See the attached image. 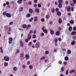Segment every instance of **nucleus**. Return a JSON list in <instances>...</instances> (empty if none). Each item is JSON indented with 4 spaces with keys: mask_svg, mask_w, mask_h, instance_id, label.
<instances>
[{
    "mask_svg": "<svg viewBox=\"0 0 76 76\" xmlns=\"http://www.w3.org/2000/svg\"><path fill=\"white\" fill-rule=\"evenodd\" d=\"M40 46V43L39 42H36L35 44V47L36 48H38Z\"/></svg>",
    "mask_w": 76,
    "mask_h": 76,
    "instance_id": "f257e3e1",
    "label": "nucleus"
},
{
    "mask_svg": "<svg viewBox=\"0 0 76 76\" xmlns=\"http://www.w3.org/2000/svg\"><path fill=\"white\" fill-rule=\"evenodd\" d=\"M4 60L6 61H9L10 59L8 56H5L4 58Z\"/></svg>",
    "mask_w": 76,
    "mask_h": 76,
    "instance_id": "f03ea898",
    "label": "nucleus"
},
{
    "mask_svg": "<svg viewBox=\"0 0 76 76\" xmlns=\"http://www.w3.org/2000/svg\"><path fill=\"white\" fill-rule=\"evenodd\" d=\"M9 41L8 42L9 44H11V43H12V40H13V38H12V37H10L9 38Z\"/></svg>",
    "mask_w": 76,
    "mask_h": 76,
    "instance_id": "7ed1b4c3",
    "label": "nucleus"
},
{
    "mask_svg": "<svg viewBox=\"0 0 76 76\" xmlns=\"http://www.w3.org/2000/svg\"><path fill=\"white\" fill-rule=\"evenodd\" d=\"M28 37H27V39L29 40H31V34H28Z\"/></svg>",
    "mask_w": 76,
    "mask_h": 76,
    "instance_id": "20e7f679",
    "label": "nucleus"
},
{
    "mask_svg": "<svg viewBox=\"0 0 76 76\" xmlns=\"http://www.w3.org/2000/svg\"><path fill=\"white\" fill-rule=\"evenodd\" d=\"M6 16H7V17L8 18H10L11 17V15L9 13H6Z\"/></svg>",
    "mask_w": 76,
    "mask_h": 76,
    "instance_id": "39448f33",
    "label": "nucleus"
},
{
    "mask_svg": "<svg viewBox=\"0 0 76 76\" xmlns=\"http://www.w3.org/2000/svg\"><path fill=\"white\" fill-rule=\"evenodd\" d=\"M56 14L58 16H60L61 15V13L60 11H58L57 12Z\"/></svg>",
    "mask_w": 76,
    "mask_h": 76,
    "instance_id": "423d86ee",
    "label": "nucleus"
},
{
    "mask_svg": "<svg viewBox=\"0 0 76 76\" xmlns=\"http://www.w3.org/2000/svg\"><path fill=\"white\" fill-rule=\"evenodd\" d=\"M29 11L30 13H34V10L31 8L29 9Z\"/></svg>",
    "mask_w": 76,
    "mask_h": 76,
    "instance_id": "0eeeda50",
    "label": "nucleus"
},
{
    "mask_svg": "<svg viewBox=\"0 0 76 76\" xmlns=\"http://www.w3.org/2000/svg\"><path fill=\"white\" fill-rule=\"evenodd\" d=\"M43 32L46 34H48V31H47V30L46 29L43 30Z\"/></svg>",
    "mask_w": 76,
    "mask_h": 76,
    "instance_id": "6e6552de",
    "label": "nucleus"
},
{
    "mask_svg": "<svg viewBox=\"0 0 76 76\" xmlns=\"http://www.w3.org/2000/svg\"><path fill=\"white\" fill-rule=\"evenodd\" d=\"M35 11L36 13H39V8H37L36 9H35Z\"/></svg>",
    "mask_w": 76,
    "mask_h": 76,
    "instance_id": "1a4fd4ad",
    "label": "nucleus"
},
{
    "mask_svg": "<svg viewBox=\"0 0 76 76\" xmlns=\"http://www.w3.org/2000/svg\"><path fill=\"white\" fill-rule=\"evenodd\" d=\"M59 23L61 24L62 23V20L61 18H59L58 20Z\"/></svg>",
    "mask_w": 76,
    "mask_h": 76,
    "instance_id": "9d476101",
    "label": "nucleus"
},
{
    "mask_svg": "<svg viewBox=\"0 0 76 76\" xmlns=\"http://www.w3.org/2000/svg\"><path fill=\"white\" fill-rule=\"evenodd\" d=\"M26 58L27 59H29V56L28 54H26L25 56Z\"/></svg>",
    "mask_w": 76,
    "mask_h": 76,
    "instance_id": "9b49d317",
    "label": "nucleus"
},
{
    "mask_svg": "<svg viewBox=\"0 0 76 76\" xmlns=\"http://www.w3.org/2000/svg\"><path fill=\"white\" fill-rule=\"evenodd\" d=\"M23 0H18L17 1V3H18V4H21V3H22V1Z\"/></svg>",
    "mask_w": 76,
    "mask_h": 76,
    "instance_id": "f8f14e48",
    "label": "nucleus"
},
{
    "mask_svg": "<svg viewBox=\"0 0 76 76\" xmlns=\"http://www.w3.org/2000/svg\"><path fill=\"white\" fill-rule=\"evenodd\" d=\"M67 52L69 54H70L72 53V51L70 50L69 49L67 50Z\"/></svg>",
    "mask_w": 76,
    "mask_h": 76,
    "instance_id": "ddd939ff",
    "label": "nucleus"
},
{
    "mask_svg": "<svg viewBox=\"0 0 76 76\" xmlns=\"http://www.w3.org/2000/svg\"><path fill=\"white\" fill-rule=\"evenodd\" d=\"M71 34L72 35H74L75 34V35H76V31H73L71 33Z\"/></svg>",
    "mask_w": 76,
    "mask_h": 76,
    "instance_id": "4468645a",
    "label": "nucleus"
},
{
    "mask_svg": "<svg viewBox=\"0 0 76 76\" xmlns=\"http://www.w3.org/2000/svg\"><path fill=\"white\" fill-rule=\"evenodd\" d=\"M56 34L57 36H58L60 35V31H57L56 33Z\"/></svg>",
    "mask_w": 76,
    "mask_h": 76,
    "instance_id": "2eb2a0df",
    "label": "nucleus"
},
{
    "mask_svg": "<svg viewBox=\"0 0 76 76\" xmlns=\"http://www.w3.org/2000/svg\"><path fill=\"white\" fill-rule=\"evenodd\" d=\"M22 27L23 28H26L27 27V25L25 24H24L22 26Z\"/></svg>",
    "mask_w": 76,
    "mask_h": 76,
    "instance_id": "dca6fc26",
    "label": "nucleus"
},
{
    "mask_svg": "<svg viewBox=\"0 0 76 76\" xmlns=\"http://www.w3.org/2000/svg\"><path fill=\"white\" fill-rule=\"evenodd\" d=\"M51 12L52 13H54L55 12V9L54 8H52L51 10Z\"/></svg>",
    "mask_w": 76,
    "mask_h": 76,
    "instance_id": "f3484780",
    "label": "nucleus"
},
{
    "mask_svg": "<svg viewBox=\"0 0 76 76\" xmlns=\"http://www.w3.org/2000/svg\"><path fill=\"white\" fill-rule=\"evenodd\" d=\"M22 41H20V45H21V47H23V44L22 43Z\"/></svg>",
    "mask_w": 76,
    "mask_h": 76,
    "instance_id": "a211bd4d",
    "label": "nucleus"
},
{
    "mask_svg": "<svg viewBox=\"0 0 76 76\" xmlns=\"http://www.w3.org/2000/svg\"><path fill=\"white\" fill-rule=\"evenodd\" d=\"M34 22H37V21L38 20V17H37V16L35 17H34Z\"/></svg>",
    "mask_w": 76,
    "mask_h": 76,
    "instance_id": "6ab92c4d",
    "label": "nucleus"
},
{
    "mask_svg": "<svg viewBox=\"0 0 76 76\" xmlns=\"http://www.w3.org/2000/svg\"><path fill=\"white\" fill-rule=\"evenodd\" d=\"M58 6L59 8H61L62 7V4H59Z\"/></svg>",
    "mask_w": 76,
    "mask_h": 76,
    "instance_id": "aec40b11",
    "label": "nucleus"
},
{
    "mask_svg": "<svg viewBox=\"0 0 76 76\" xmlns=\"http://www.w3.org/2000/svg\"><path fill=\"white\" fill-rule=\"evenodd\" d=\"M58 2L59 4H60L62 3L63 1L62 0H58Z\"/></svg>",
    "mask_w": 76,
    "mask_h": 76,
    "instance_id": "412c9836",
    "label": "nucleus"
},
{
    "mask_svg": "<svg viewBox=\"0 0 76 76\" xmlns=\"http://www.w3.org/2000/svg\"><path fill=\"white\" fill-rule=\"evenodd\" d=\"M75 43H76L75 41H72L71 42V43L72 45H75Z\"/></svg>",
    "mask_w": 76,
    "mask_h": 76,
    "instance_id": "4be33fe9",
    "label": "nucleus"
},
{
    "mask_svg": "<svg viewBox=\"0 0 76 76\" xmlns=\"http://www.w3.org/2000/svg\"><path fill=\"white\" fill-rule=\"evenodd\" d=\"M13 69L14 71H17L18 70V68L16 67H14L13 68Z\"/></svg>",
    "mask_w": 76,
    "mask_h": 76,
    "instance_id": "5701e85b",
    "label": "nucleus"
},
{
    "mask_svg": "<svg viewBox=\"0 0 76 76\" xmlns=\"http://www.w3.org/2000/svg\"><path fill=\"white\" fill-rule=\"evenodd\" d=\"M69 22L71 24H73L74 23V21L73 20H70Z\"/></svg>",
    "mask_w": 76,
    "mask_h": 76,
    "instance_id": "b1692460",
    "label": "nucleus"
},
{
    "mask_svg": "<svg viewBox=\"0 0 76 76\" xmlns=\"http://www.w3.org/2000/svg\"><path fill=\"white\" fill-rule=\"evenodd\" d=\"M75 71L74 69H72L71 71H70V73H74Z\"/></svg>",
    "mask_w": 76,
    "mask_h": 76,
    "instance_id": "393cba45",
    "label": "nucleus"
},
{
    "mask_svg": "<svg viewBox=\"0 0 76 76\" xmlns=\"http://www.w3.org/2000/svg\"><path fill=\"white\" fill-rule=\"evenodd\" d=\"M20 51V50H19V49H17V50L16 52V54H18V53H19Z\"/></svg>",
    "mask_w": 76,
    "mask_h": 76,
    "instance_id": "a878e982",
    "label": "nucleus"
},
{
    "mask_svg": "<svg viewBox=\"0 0 76 76\" xmlns=\"http://www.w3.org/2000/svg\"><path fill=\"white\" fill-rule=\"evenodd\" d=\"M54 34V32L53 30H51L50 31V34L51 35H53Z\"/></svg>",
    "mask_w": 76,
    "mask_h": 76,
    "instance_id": "bb28decb",
    "label": "nucleus"
},
{
    "mask_svg": "<svg viewBox=\"0 0 76 76\" xmlns=\"http://www.w3.org/2000/svg\"><path fill=\"white\" fill-rule=\"evenodd\" d=\"M31 16V15L30 14H28L26 16V18H29Z\"/></svg>",
    "mask_w": 76,
    "mask_h": 76,
    "instance_id": "cd10ccee",
    "label": "nucleus"
},
{
    "mask_svg": "<svg viewBox=\"0 0 76 76\" xmlns=\"http://www.w3.org/2000/svg\"><path fill=\"white\" fill-rule=\"evenodd\" d=\"M23 10V7H21L19 9V11L20 12H22V11Z\"/></svg>",
    "mask_w": 76,
    "mask_h": 76,
    "instance_id": "c85d7f7f",
    "label": "nucleus"
},
{
    "mask_svg": "<svg viewBox=\"0 0 76 76\" xmlns=\"http://www.w3.org/2000/svg\"><path fill=\"white\" fill-rule=\"evenodd\" d=\"M69 31H72V26H70L69 28Z\"/></svg>",
    "mask_w": 76,
    "mask_h": 76,
    "instance_id": "c756f323",
    "label": "nucleus"
},
{
    "mask_svg": "<svg viewBox=\"0 0 76 76\" xmlns=\"http://www.w3.org/2000/svg\"><path fill=\"white\" fill-rule=\"evenodd\" d=\"M24 56V54L23 53H21L20 54V57H23Z\"/></svg>",
    "mask_w": 76,
    "mask_h": 76,
    "instance_id": "7c9ffc66",
    "label": "nucleus"
},
{
    "mask_svg": "<svg viewBox=\"0 0 76 76\" xmlns=\"http://www.w3.org/2000/svg\"><path fill=\"white\" fill-rule=\"evenodd\" d=\"M45 57L44 56L42 57L40 59V60H45Z\"/></svg>",
    "mask_w": 76,
    "mask_h": 76,
    "instance_id": "2f4dec72",
    "label": "nucleus"
},
{
    "mask_svg": "<svg viewBox=\"0 0 76 76\" xmlns=\"http://www.w3.org/2000/svg\"><path fill=\"white\" fill-rule=\"evenodd\" d=\"M36 37H37V36L35 34L33 35L32 37V38L34 39L36 38Z\"/></svg>",
    "mask_w": 76,
    "mask_h": 76,
    "instance_id": "473e14b6",
    "label": "nucleus"
},
{
    "mask_svg": "<svg viewBox=\"0 0 76 76\" xmlns=\"http://www.w3.org/2000/svg\"><path fill=\"white\" fill-rule=\"evenodd\" d=\"M70 9H71V7H68L67 8V12H69L70 10Z\"/></svg>",
    "mask_w": 76,
    "mask_h": 76,
    "instance_id": "72a5a7b5",
    "label": "nucleus"
},
{
    "mask_svg": "<svg viewBox=\"0 0 76 76\" xmlns=\"http://www.w3.org/2000/svg\"><path fill=\"white\" fill-rule=\"evenodd\" d=\"M25 42H28L29 41V40L27 38H26L25 39Z\"/></svg>",
    "mask_w": 76,
    "mask_h": 76,
    "instance_id": "f704fd0d",
    "label": "nucleus"
},
{
    "mask_svg": "<svg viewBox=\"0 0 76 76\" xmlns=\"http://www.w3.org/2000/svg\"><path fill=\"white\" fill-rule=\"evenodd\" d=\"M64 59L65 60H66V61H67L69 59V58L67 56H66L65 57Z\"/></svg>",
    "mask_w": 76,
    "mask_h": 76,
    "instance_id": "c9c22d12",
    "label": "nucleus"
},
{
    "mask_svg": "<svg viewBox=\"0 0 76 76\" xmlns=\"http://www.w3.org/2000/svg\"><path fill=\"white\" fill-rule=\"evenodd\" d=\"M4 65L5 66H8V63L7 62H5L4 63Z\"/></svg>",
    "mask_w": 76,
    "mask_h": 76,
    "instance_id": "e433bc0d",
    "label": "nucleus"
},
{
    "mask_svg": "<svg viewBox=\"0 0 76 76\" xmlns=\"http://www.w3.org/2000/svg\"><path fill=\"white\" fill-rule=\"evenodd\" d=\"M40 36H41V37H44V33H42L41 34H40Z\"/></svg>",
    "mask_w": 76,
    "mask_h": 76,
    "instance_id": "4c0bfd02",
    "label": "nucleus"
},
{
    "mask_svg": "<svg viewBox=\"0 0 76 76\" xmlns=\"http://www.w3.org/2000/svg\"><path fill=\"white\" fill-rule=\"evenodd\" d=\"M29 68L30 69H32V68H33V66H32V65H30L29 66Z\"/></svg>",
    "mask_w": 76,
    "mask_h": 76,
    "instance_id": "58836bf2",
    "label": "nucleus"
},
{
    "mask_svg": "<svg viewBox=\"0 0 76 76\" xmlns=\"http://www.w3.org/2000/svg\"><path fill=\"white\" fill-rule=\"evenodd\" d=\"M64 67H62L61 68V71L63 72H64V69H63Z\"/></svg>",
    "mask_w": 76,
    "mask_h": 76,
    "instance_id": "ea45409f",
    "label": "nucleus"
},
{
    "mask_svg": "<svg viewBox=\"0 0 76 76\" xmlns=\"http://www.w3.org/2000/svg\"><path fill=\"white\" fill-rule=\"evenodd\" d=\"M13 23V22H11L10 23H9V25H12V24Z\"/></svg>",
    "mask_w": 76,
    "mask_h": 76,
    "instance_id": "a19ab883",
    "label": "nucleus"
},
{
    "mask_svg": "<svg viewBox=\"0 0 76 76\" xmlns=\"http://www.w3.org/2000/svg\"><path fill=\"white\" fill-rule=\"evenodd\" d=\"M55 11L56 12H59L58 11H59V9H58V8H56V9Z\"/></svg>",
    "mask_w": 76,
    "mask_h": 76,
    "instance_id": "79ce46f5",
    "label": "nucleus"
},
{
    "mask_svg": "<svg viewBox=\"0 0 76 76\" xmlns=\"http://www.w3.org/2000/svg\"><path fill=\"white\" fill-rule=\"evenodd\" d=\"M38 7H41V4H38Z\"/></svg>",
    "mask_w": 76,
    "mask_h": 76,
    "instance_id": "37998d69",
    "label": "nucleus"
},
{
    "mask_svg": "<svg viewBox=\"0 0 76 76\" xmlns=\"http://www.w3.org/2000/svg\"><path fill=\"white\" fill-rule=\"evenodd\" d=\"M33 19H34V18H31V19H29V22H32V20H33Z\"/></svg>",
    "mask_w": 76,
    "mask_h": 76,
    "instance_id": "c03bdc74",
    "label": "nucleus"
},
{
    "mask_svg": "<svg viewBox=\"0 0 76 76\" xmlns=\"http://www.w3.org/2000/svg\"><path fill=\"white\" fill-rule=\"evenodd\" d=\"M73 31H76V27L74 26L73 27Z\"/></svg>",
    "mask_w": 76,
    "mask_h": 76,
    "instance_id": "a18cd8bd",
    "label": "nucleus"
},
{
    "mask_svg": "<svg viewBox=\"0 0 76 76\" xmlns=\"http://www.w3.org/2000/svg\"><path fill=\"white\" fill-rule=\"evenodd\" d=\"M41 21H42V22H44L45 21V20H44V18H42L41 19Z\"/></svg>",
    "mask_w": 76,
    "mask_h": 76,
    "instance_id": "49530a36",
    "label": "nucleus"
},
{
    "mask_svg": "<svg viewBox=\"0 0 76 76\" xmlns=\"http://www.w3.org/2000/svg\"><path fill=\"white\" fill-rule=\"evenodd\" d=\"M68 74H69V71L66 70V75H68Z\"/></svg>",
    "mask_w": 76,
    "mask_h": 76,
    "instance_id": "de8ad7c7",
    "label": "nucleus"
},
{
    "mask_svg": "<svg viewBox=\"0 0 76 76\" xmlns=\"http://www.w3.org/2000/svg\"><path fill=\"white\" fill-rule=\"evenodd\" d=\"M22 68H23V69H25L26 68V66H25V65H22Z\"/></svg>",
    "mask_w": 76,
    "mask_h": 76,
    "instance_id": "09e8293b",
    "label": "nucleus"
},
{
    "mask_svg": "<svg viewBox=\"0 0 76 76\" xmlns=\"http://www.w3.org/2000/svg\"><path fill=\"white\" fill-rule=\"evenodd\" d=\"M28 4H29V5H31L32 4V2H31V1H29L28 2Z\"/></svg>",
    "mask_w": 76,
    "mask_h": 76,
    "instance_id": "8fccbe9b",
    "label": "nucleus"
},
{
    "mask_svg": "<svg viewBox=\"0 0 76 76\" xmlns=\"http://www.w3.org/2000/svg\"><path fill=\"white\" fill-rule=\"evenodd\" d=\"M49 18H50V17H49V16H48V15H46V19H49Z\"/></svg>",
    "mask_w": 76,
    "mask_h": 76,
    "instance_id": "3c124183",
    "label": "nucleus"
},
{
    "mask_svg": "<svg viewBox=\"0 0 76 76\" xmlns=\"http://www.w3.org/2000/svg\"><path fill=\"white\" fill-rule=\"evenodd\" d=\"M70 5H71V6H74L75 4H73V3H71Z\"/></svg>",
    "mask_w": 76,
    "mask_h": 76,
    "instance_id": "603ef678",
    "label": "nucleus"
},
{
    "mask_svg": "<svg viewBox=\"0 0 76 76\" xmlns=\"http://www.w3.org/2000/svg\"><path fill=\"white\" fill-rule=\"evenodd\" d=\"M32 43V42H30L28 44V45H31Z\"/></svg>",
    "mask_w": 76,
    "mask_h": 76,
    "instance_id": "864d4df0",
    "label": "nucleus"
},
{
    "mask_svg": "<svg viewBox=\"0 0 76 76\" xmlns=\"http://www.w3.org/2000/svg\"><path fill=\"white\" fill-rule=\"evenodd\" d=\"M6 5H7V6L8 5H9V1L6 2Z\"/></svg>",
    "mask_w": 76,
    "mask_h": 76,
    "instance_id": "5fc2aeb1",
    "label": "nucleus"
},
{
    "mask_svg": "<svg viewBox=\"0 0 76 76\" xmlns=\"http://www.w3.org/2000/svg\"><path fill=\"white\" fill-rule=\"evenodd\" d=\"M57 41H58V39H55V40H54V42H57Z\"/></svg>",
    "mask_w": 76,
    "mask_h": 76,
    "instance_id": "6e6d98bb",
    "label": "nucleus"
},
{
    "mask_svg": "<svg viewBox=\"0 0 76 76\" xmlns=\"http://www.w3.org/2000/svg\"><path fill=\"white\" fill-rule=\"evenodd\" d=\"M33 32V31H32V30H31V31H30L29 32V33L28 34H32Z\"/></svg>",
    "mask_w": 76,
    "mask_h": 76,
    "instance_id": "4d7b16f0",
    "label": "nucleus"
},
{
    "mask_svg": "<svg viewBox=\"0 0 76 76\" xmlns=\"http://www.w3.org/2000/svg\"><path fill=\"white\" fill-rule=\"evenodd\" d=\"M31 26L30 24H28L27 26V28H31Z\"/></svg>",
    "mask_w": 76,
    "mask_h": 76,
    "instance_id": "13d9d810",
    "label": "nucleus"
},
{
    "mask_svg": "<svg viewBox=\"0 0 76 76\" xmlns=\"http://www.w3.org/2000/svg\"><path fill=\"white\" fill-rule=\"evenodd\" d=\"M48 53H49V52H48V51H46L45 52V53L46 54H48Z\"/></svg>",
    "mask_w": 76,
    "mask_h": 76,
    "instance_id": "bf43d9fd",
    "label": "nucleus"
},
{
    "mask_svg": "<svg viewBox=\"0 0 76 76\" xmlns=\"http://www.w3.org/2000/svg\"><path fill=\"white\" fill-rule=\"evenodd\" d=\"M73 3H74V4H76V0H73Z\"/></svg>",
    "mask_w": 76,
    "mask_h": 76,
    "instance_id": "052dcab7",
    "label": "nucleus"
},
{
    "mask_svg": "<svg viewBox=\"0 0 76 76\" xmlns=\"http://www.w3.org/2000/svg\"><path fill=\"white\" fill-rule=\"evenodd\" d=\"M8 28V26H5V29H7V28Z\"/></svg>",
    "mask_w": 76,
    "mask_h": 76,
    "instance_id": "680f3d73",
    "label": "nucleus"
},
{
    "mask_svg": "<svg viewBox=\"0 0 76 76\" xmlns=\"http://www.w3.org/2000/svg\"><path fill=\"white\" fill-rule=\"evenodd\" d=\"M37 4H34V7H37Z\"/></svg>",
    "mask_w": 76,
    "mask_h": 76,
    "instance_id": "e2e57ef3",
    "label": "nucleus"
},
{
    "mask_svg": "<svg viewBox=\"0 0 76 76\" xmlns=\"http://www.w3.org/2000/svg\"><path fill=\"white\" fill-rule=\"evenodd\" d=\"M42 31H43L44 29H45V26H43L42 28Z\"/></svg>",
    "mask_w": 76,
    "mask_h": 76,
    "instance_id": "0e129e2a",
    "label": "nucleus"
},
{
    "mask_svg": "<svg viewBox=\"0 0 76 76\" xmlns=\"http://www.w3.org/2000/svg\"><path fill=\"white\" fill-rule=\"evenodd\" d=\"M33 42L34 43H36V42H37V40L36 39L33 40Z\"/></svg>",
    "mask_w": 76,
    "mask_h": 76,
    "instance_id": "69168bd1",
    "label": "nucleus"
},
{
    "mask_svg": "<svg viewBox=\"0 0 76 76\" xmlns=\"http://www.w3.org/2000/svg\"><path fill=\"white\" fill-rule=\"evenodd\" d=\"M6 12H3V15L4 16L5 15H6Z\"/></svg>",
    "mask_w": 76,
    "mask_h": 76,
    "instance_id": "338daca9",
    "label": "nucleus"
},
{
    "mask_svg": "<svg viewBox=\"0 0 76 76\" xmlns=\"http://www.w3.org/2000/svg\"><path fill=\"white\" fill-rule=\"evenodd\" d=\"M65 4H68V3H69V2L67 1H66L65 2Z\"/></svg>",
    "mask_w": 76,
    "mask_h": 76,
    "instance_id": "774afa93",
    "label": "nucleus"
}]
</instances>
